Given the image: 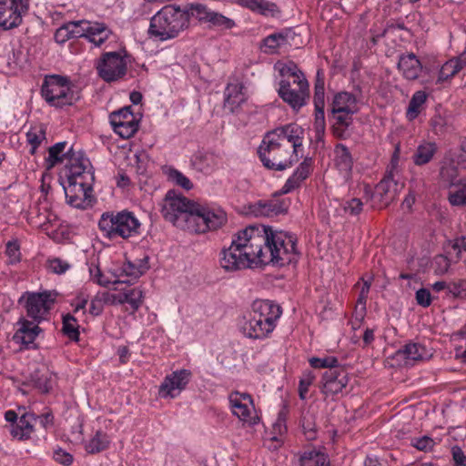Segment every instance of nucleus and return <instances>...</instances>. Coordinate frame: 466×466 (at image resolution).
I'll return each mask as SVG.
<instances>
[{"mask_svg": "<svg viewBox=\"0 0 466 466\" xmlns=\"http://www.w3.org/2000/svg\"><path fill=\"white\" fill-rule=\"evenodd\" d=\"M279 72L281 76L278 90L279 97L293 109H299L309 95L305 75L293 62L281 65Z\"/></svg>", "mask_w": 466, "mask_h": 466, "instance_id": "f03ea898", "label": "nucleus"}, {"mask_svg": "<svg viewBox=\"0 0 466 466\" xmlns=\"http://www.w3.org/2000/svg\"><path fill=\"white\" fill-rule=\"evenodd\" d=\"M359 111L356 96L350 92H339L334 96L331 104V113L356 114Z\"/></svg>", "mask_w": 466, "mask_h": 466, "instance_id": "bb28decb", "label": "nucleus"}, {"mask_svg": "<svg viewBox=\"0 0 466 466\" xmlns=\"http://www.w3.org/2000/svg\"><path fill=\"white\" fill-rule=\"evenodd\" d=\"M264 321V325L268 329L276 328V322L282 314V309L279 305L272 300L260 299L252 303V311Z\"/></svg>", "mask_w": 466, "mask_h": 466, "instance_id": "a211bd4d", "label": "nucleus"}, {"mask_svg": "<svg viewBox=\"0 0 466 466\" xmlns=\"http://www.w3.org/2000/svg\"><path fill=\"white\" fill-rule=\"evenodd\" d=\"M96 68L99 76L106 82L116 81L127 74V63L117 52L104 54Z\"/></svg>", "mask_w": 466, "mask_h": 466, "instance_id": "9d476101", "label": "nucleus"}, {"mask_svg": "<svg viewBox=\"0 0 466 466\" xmlns=\"http://www.w3.org/2000/svg\"><path fill=\"white\" fill-rule=\"evenodd\" d=\"M76 322V319L71 315L66 314L63 316V328L62 331L64 335L69 338L71 340L78 341L79 340V331L78 326L75 323Z\"/></svg>", "mask_w": 466, "mask_h": 466, "instance_id": "79ce46f5", "label": "nucleus"}, {"mask_svg": "<svg viewBox=\"0 0 466 466\" xmlns=\"http://www.w3.org/2000/svg\"><path fill=\"white\" fill-rule=\"evenodd\" d=\"M293 32L289 28H286L280 32L274 33L267 36L263 40L264 46L274 52L278 47L287 44L288 39L292 37Z\"/></svg>", "mask_w": 466, "mask_h": 466, "instance_id": "c9c22d12", "label": "nucleus"}, {"mask_svg": "<svg viewBox=\"0 0 466 466\" xmlns=\"http://www.w3.org/2000/svg\"><path fill=\"white\" fill-rule=\"evenodd\" d=\"M5 419L6 421L10 422L11 435L19 441L30 439L31 434L34 432L33 421L37 419L40 420V423L44 428L54 424L52 412H46L38 417H35L33 413L25 412L18 417V414L15 410H9L5 412Z\"/></svg>", "mask_w": 466, "mask_h": 466, "instance_id": "6e6552de", "label": "nucleus"}, {"mask_svg": "<svg viewBox=\"0 0 466 466\" xmlns=\"http://www.w3.org/2000/svg\"><path fill=\"white\" fill-rule=\"evenodd\" d=\"M72 38L85 37L87 20L71 21L66 23Z\"/></svg>", "mask_w": 466, "mask_h": 466, "instance_id": "603ef678", "label": "nucleus"}, {"mask_svg": "<svg viewBox=\"0 0 466 466\" xmlns=\"http://www.w3.org/2000/svg\"><path fill=\"white\" fill-rule=\"evenodd\" d=\"M46 139V127L43 125L31 127L26 133V141L31 146L29 150L34 155L41 142Z\"/></svg>", "mask_w": 466, "mask_h": 466, "instance_id": "58836bf2", "label": "nucleus"}, {"mask_svg": "<svg viewBox=\"0 0 466 466\" xmlns=\"http://www.w3.org/2000/svg\"><path fill=\"white\" fill-rule=\"evenodd\" d=\"M289 203L286 200L273 198L268 201L259 200L248 206V214L255 217H271L288 212Z\"/></svg>", "mask_w": 466, "mask_h": 466, "instance_id": "6ab92c4d", "label": "nucleus"}, {"mask_svg": "<svg viewBox=\"0 0 466 466\" xmlns=\"http://www.w3.org/2000/svg\"><path fill=\"white\" fill-rule=\"evenodd\" d=\"M86 32L85 37L94 43L96 46L103 45L112 34V31L104 23L90 21H88Z\"/></svg>", "mask_w": 466, "mask_h": 466, "instance_id": "7c9ffc66", "label": "nucleus"}, {"mask_svg": "<svg viewBox=\"0 0 466 466\" xmlns=\"http://www.w3.org/2000/svg\"><path fill=\"white\" fill-rule=\"evenodd\" d=\"M451 455L454 466H466V455L459 446L455 445L451 448Z\"/></svg>", "mask_w": 466, "mask_h": 466, "instance_id": "774afa93", "label": "nucleus"}, {"mask_svg": "<svg viewBox=\"0 0 466 466\" xmlns=\"http://www.w3.org/2000/svg\"><path fill=\"white\" fill-rule=\"evenodd\" d=\"M195 167L200 171H209L215 165L213 154L208 152H198L193 161Z\"/></svg>", "mask_w": 466, "mask_h": 466, "instance_id": "c03bdc74", "label": "nucleus"}, {"mask_svg": "<svg viewBox=\"0 0 466 466\" xmlns=\"http://www.w3.org/2000/svg\"><path fill=\"white\" fill-rule=\"evenodd\" d=\"M123 272L127 277H130V279L122 280L121 282H132L141 277V271L137 267V263L128 261L123 266Z\"/></svg>", "mask_w": 466, "mask_h": 466, "instance_id": "e2e57ef3", "label": "nucleus"}, {"mask_svg": "<svg viewBox=\"0 0 466 466\" xmlns=\"http://www.w3.org/2000/svg\"><path fill=\"white\" fill-rule=\"evenodd\" d=\"M309 364L314 369L328 368V370L337 369L339 366L338 359L331 356L323 359L313 357L309 360Z\"/></svg>", "mask_w": 466, "mask_h": 466, "instance_id": "de8ad7c7", "label": "nucleus"}, {"mask_svg": "<svg viewBox=\"0 0 466 466\" xmlns=\"http://www.w3.org/2000/svg\"><path fill=\"white\" fill-rule=\"evenodd\" d=\"M457 66L456 62H453L451 59L447 61L439 72L438 82H444L453 77L460 72Z\"/></svg>", "mask_w": 466, "mask_h": 466, "instance_id": "09e8293b", "label": "nucleus"}, {"mask_svg": "<svg viewBox=\"0 0 466 466\" xmlns=\"http://www.w3.org/2000/svg\"><path fill=\"white\" fill-rule=\"evenodd\" d=\"M220 266L226 271L256 268L272 264H297L300 253L293 235L269 226L249 225L234 234L231 245L221 250Z\"/></svg>", "mask_w": 466, "mask_h": 466, "instance_id": "f257e3e1", "label": "nucleus"}, {"mask_svg": "<svg viewBox=\"0 0 466 466\" xmlns=\"http://www.w3.org/2000/svg\"><path fill=\"white\" fill-rule=\"evenodd\" d=\"M454 162V158L449 157L448 155H445L441 162L439 182L443 187L451 188L461 180L458 177L459 171Z\"/></svg>", "mask_w": 466, "mask_h": 466, "instance_id": "b1692460", "label": "nucleus"}, {"mask_svg": "<svg viewBox=\"0 0 466 466\" xmlns=\"http://www.w3.org/2000/svg\"><path fill=\"white\" fill-rule=\"evenodd\" d=\"M229 402L232 412L240 420L248 425H255L258 423V417L255 414V409L251 396L248 394L232 393L229 397Z\"/></svg>", "mask_w": 466, "mask_h": 466, "instance_id": "4468645a", "label": "nucleus"}, {"mask_svg": "<svg viewBox=\"0 0 466 466\" xmlns=\"http://www.w3.org/2000/svg\"><path fill=\"white\" fill-rule=\"evenodd\" d=\"M363 208V203L360 198H353L347 200L343 205V210L345 213L350 216H358L360 214Z\"/></svg>", "mask_w": 466, "mask_h": 466, "instance_id": "680f3d73", "label": "nucleus"}, {"mask_svg": "<svg viewBox=\"0 0 466 466\" xmlns=\"http://www.w3.org/2000/svg\"><path fill=\"white\" fill-rule=\"evenodd\" d=\"M304 134L305 130L299 125L289 123L267 132L266 137L272 138L279 143H284L286 141L291 144V152L298 155L299 148L303 144Z\"/></svg>", "mask_w": 466, "mask_h": 466, "instance_id": "9b49d317", "label": "nucleus"}, {"mask_svg": "<svg viewBox=\"0 0 466 466\" xmlns=\"http://www.w3.org/2000/svg\"><path fill=\"white\" fill-rule=\"evenodd\" d=\"M314 106L315 108L325 106V87L324 81L318 79L314 86Z\"/></svg>", "mask_w": 466, "mask_h": 466, "instance_id": "13d9d810", "label": "nucleus"}, {"mask_svg": "<svg viewBox=\"0 0 466 466\" xmlns=\"http://www.w3.org/2000/svg\"><path fill=\"white\" fill-rule=\"evenodd\" d=\"M431 127L435 135L441 136L448 130V121L440 114H436L431 119Z\"/></svg>", "mask_w": 466, "mask_h": 466, "instance_id": "6e6d98bb", "label": "nucleus"}, {"mask_svg": "<svg viewBox=\"0 0 466 466\" xmlns=\"http://www.w3.org/2000/svg\"><path fill=\"white\" fill-rule=\"evenodd\" d=\"M239 5L246 7L253 12H257L262 15L275 16L280 11L275 3L264 0H238Z\"/></svg>", "mask_w": 466, "mask_h": 466, "instance_id": "2f4dec72", "label": "nucleus"}, {"mask_svg": "<svg viewBox=\"0 0 466 466\" xmlns=\"http://www.w3.org/2000/svg\"><path fill=\"white\" fill-rule=\"evenodd\" d=\"M333 125V135L339 139H346L350 137L349 127L353 124V115L350 113H331Z\"/></svg>", "mask_w": 466, "mask_h": 466, "instance_id": "c756f323", "label": "nucleus"}, {"mask_svg": "<svg viewBox=\"0 0 466 466\" xmlns=\"http://www.w3.org/2000/svg\"><path fill=\"white\" fill-rule=\"evenodd\" d=\"M402 187V183H398L392 176H388L376 186L375 194L380 202L388 206L396 198Z\"/></svg>", "mask_w": 466, "mask_h": 466, "instance_id": "4be33fe9", "label": "nucleus"}, {"mask_svg": "<svg viewBox=\"0 0 466 466\" xmlns=\"http://www.w3.org/2000/svg\"><path fill=\"white\" fill-rule=\"evenodd\" d=\"M242 331L245 336L254 339H261L268 336L272 329H268L264 321L256 314L251 312L242 325Z\"/></svg>", "mask_w": 466, "mask_h": 466, "instance_id": "393cba45", "label": "nucleus"}, {"mask_svg": "<svg viewBox=\"0 0 466 466\" xmlns=\"http://www.w3.org/2000/svg\"><path fill=\"white\" fill-rule=\"evenodd\" d=\"M109 121L114 131L122 138H129L138 129V122L135 118L131 106L114 111L109 115Z\"/></svg>", "mask_w": 466, "mask_h": 466, "instance_id": "f8f14e48", "label": "nucleus"}, {"mask_svg": "<svg viewBox=\"0 0 466 466\" xmlns=\"http://www.w3.org/2000/svg\"><path fill=\"white\" fill-rule=\"evenodd\" d=\"M258 153L263 166L271 170H285L299 160V156L293 154L288 145L266 137Z\"/></svg>", "mask_w": 466, "mask_h": 466, "instance_id": "39448f33", "label": "nucleus"}, {"mask_svg": "<svg viewBox=\"0 0 466 466\" xmlns=\"http://www.w3.org/2000/svg\"><path fill=\"white\" fill-rule=\"evenodd\" d=\"M454 191L449 193V200L452 206H466V180H461L453 186Z\"/></svg>", "mask_w": 466, "mask_h": 466, "instance_id": "37998d69", "label": "nucleus"}, {"mask_svg": "<svg viewBox=\"0 0 466 466\" xmlns=\"http://www.w3.org/2000/svg\"><path fill=\"white\" fill-rule=\"evenodd\" d=\"M5 254L8 256L11 264L17 263L21 260L20 246L17 240H12L6 243Z\"/></svg>", "mask_w": 466, "mask_h": 466, "instance_id": "052dcab7", "label": "nucleus"}, {"mask_svg": "<svg viewBox=\"0 0 466 466\" xmlns=\"http://www.w3.org/2000/svg\"><path fill=\"white\" fill-rule=\"evenodd\" d=\"M19 325V329L14 335V340L26 346L33 343L42 331L37 324L27 319H21Z\"/></svg>", "mask_w": 466, "mask_h": 466, "instance_id": "cd10ccee", "label": "nucleus"}, {"mask_svg": "<svg viewBox=\"0 0 466 466\" xmlns=\"http://www.w3.org/2000/svg\"><path fill=\"white\" fill-rule=\"evenodd\" d=\"M438 151V146L435 142L423 141L420 144L412 156L416 166L428 164Z\"/></svg>", "mask_w": 466, "mask_h": 466, "instance_id": "473e14b6", "label": "nucleus"}, {"mask_svg": "<svg viewBox=\"0 0 466 466\" xmlns=\"http://www.w3.org/2000/svg\"><path fill=\"white\" fill-rule=\"evenodd\" d=\"M448 296L455 299H466V279L450 282Z\"/></svg>", "mask_w": 466, "mask_h": 466, "instance_id": "3c124183", "label": "nucleus"}, {"mask_svg": "<svg viewBox=\"0 0 466 466\" xmlns=\"http://www.w3.org/2000/svg\"><path fill=\"white\" fill-rule=\"evenodd\" d=\"M48 268L56 274H63L70 268V265L66 261L56 258L48 260Z\"/></svg>", "mask_w": 466, "mask_h": 466, "instance_id": "0e129e2a", "label": "nucleus"}, {"mask_svg": "<svg viewBox=\"0 0 466 466\" xmlns=\"http://www.w3.org/2000/svg\"><path fill=\"white\" fill-rule=\"evenodd\" d=\"M191 378L192 372L189 370L182 369L173 371L164 379V381L159 387V394L162 397H177L186 389Z\"/></svg>", "mask_w": 466, "mask_h": 466, "instance_id": "2eb2a0df", "label": "nucleus"}, {"mask_svg": "<svg viewBox=\"0 0 466 466\" xmlns=\"http://www.w3.org/2000/svg\"><path fill=\"white\" fill-rule=\"evenodd\" d=\"M427 95L424 91H417L410 100L407 109V117L410 120L415 119L420 114V107L426 102Z\"/></svg>", "mask_w": 466, "mask_h": 466, "instance_id": "ea45409f", "label": "nucleus"}, {"mask_svg": "<svg viewBox=\"0 0 466 466\" xmlns=\"http://www.w3.org/2000/svg\"><path fill=\"white\" fill-rule=\"evenodd\" d=\"M118 304L127 303L132 308V313L138 310L143 303V292L139 289H132L118 293Z\"/></svg>", "mask_w": 466, "mask_h": 466, "instance_id": "f704fd0d", "label": "nucleus"}, {"mask_svg": "<svg viewBox=\"0 0 466 466\" xmlns=\"http://www.w3.org/2000/svg\"><path fill=\"white\" fill-rule=\"evenodd\" d=\"M335 165L339 171L350 175L353 167V158L349 148L343 144H338L334 149Z\"/></svg>", "mask_w": 466, "mask_h": 466, "instance_id": "72a5a7b5", "label": "nucleus"}, {"mask_svg": "<svg viewBox=\"0 0 466 466\" xmlns=\"http://www.w3.org/2000/svg\"><path fill=\"white\" fill-rule=\"evenodd\" d=\"M410 444L412 447L416 448L420 451L428 452L432 451L433 447L436 444V441L431 437L425 435L419 438H412L410 441Z\"/></svg>", "mask_w": 466, "mask_h": 466, "instance_id": "8fccbe9b", "label": "nucleus"}, {"mask_svg": "<svg viewBox=\"0 0 466 466\" xmlns=\"http://www.w3.org/2000/svg\"><path fill=\"white\" fill-rule=\"evenodd\" d=\"M348 382V373L343 367L339 366L337 369L327 370L322 374L321 390L327 396L338 394L346 388Z\"/></svg>", "mask_w": 466, "mask_h": 466, "instance_id": "f3484780", "label": "nucleus"}, {"mask_svg": "<svg viewBox=\"0 0 466 466\" xmlns=\"http://www.w3.org/2000/svg\"><path fill=\"white\" fill-rule=\"evenodd\" d=\"M300 424L303 432L308 440H314L316 438V418L314 413L307 410L302 413Z\"/></svg>", "mask_w": 466, "mask_h": 466, "instance_id": "a19ab883", "label": "nucleus"}, {"mask_svg": "<svg viewBox=\"0 0 466 466\" xmlns=\"http://www.w3.org/2000/svg\"><path fill=\"white\" fill-rule=\"evenodd\" d=\"M314 379L315 376L311 371L305 372L300 378L299 384V395L301 400H305L307 398L309 387L312 384Z\"/></svg>", "mask_w": 466, "mask_h": 466, "instance_id": "4d7b16f0", "label": "nucleus"}, {"mask_svg": "<svg viewBox=\"0 0 466 466\" xmlns=\"http://www.w3.org/2000/svg\"><path fill=\"white\" fill-rule=\"evenodd\" d=\"M110 443V439L106 432L97 431L95 436L86 445L88 453L95 454L106 450Z\"/></svg>", "mask_w": 466, "mask_h": 466, "instance_id": "e433bc0d", "label": "nucleus"}, {"mask_svg": "<svg viewBox=\"0 0 466 466\" xmlns=\"http://www.w3.org/2000/svg\"><path fill=\"white\" fill-rule=\"evenodd\" d=\"M32 380L34 386L43 393L49 392L52 388L50 380L46 376L38 377L37 374H35L32 377Z\"/></svg>", "mask_w": 466, "mask_h": 466, "instance_id": "69168bd1", "label": "nucleus"}, {"mask_svg": "<svg viewBox=\"0 0 466 466\" xmlns=\"http://www.w3.org/2000/svg\"><path fill=\"white\" fill-rule=\"evenodd\" d=\"M64 190L70 206L80 209H86L90 206L93 190V183L90 181L68 182L67 187L64 186Z\"/></svg>", "mask_w": 466, "mask_h": 466, "instance_id": "ddd939ff", "label": "nucleus"}, {"mask_svg": "<svg viewBox=\"0 0 466 466\" xmlns=\"http://www.w3.org/2000/svg\"><path fill=\"white\" fill-rule=\"evenodd\" d=\"M398 68L405 78L415 80L419 77L422 66L413 53H409L400 56Z\"/></svg>", "mask_w": 466, "mask_h": 466, "instance_id": "a878e982", "label": "nucleus"}, {"mask_svg": "<svg viewBox=\"0 0 466 466\" xmlns=\"http://www.w3.org/2000/svg\"><path fill=\"white\" fill-rule=\"evenodd\" d=\"M182 11L188 15V18L190 16H195L200 21H207L208 17L211 14V11H208L207 6L202 4H190Z\"/></svg>", "mask_w": 466, "mask_h": 466, "instance_id": "49530a36", "label": "nucleus"}, {"mask_svg": "<svg viewBox=\"0 0 466 466\" xmlns=\"http://www.w3.org/2000/svg\"><path fill=\"white\" fill-rule=\"evenodd\" d=\"M41 92L45 99L56 107L73 105L80 98L79 90L70 86L68 80L60 76L46 78Z\"/></svg>", "mask_w": 466, "mask_h": 466, "instance_id": "0eeeda50", "label": "nucleus"}, {"mask_svg": "<svg viewBox=\"0 0 466 466\" xmlns=\"http://www.w3.org/2000/svg\"><path fill=\"white\" fill-rule=\"evenodd\" d=\"M56 292L46 290L43 292H25L20 299L26 298L25 308L27 316L39 323L46 319L56 299Z\"/></svg>", "mask_w": 466, "mask_h": 466, "instance_id": "1a4fd4ad", "label": "nucleus"}, {"mask_svg": "<svg viewBox=\"0 0 466 466\" xmlns=\"http://www.w3.org/2000/svg\"><path fill=\"white\" fill-rule=\"evenodd\" d=\"M446 155L449 157H453L459 166L466 168V138L461 141L460 147L456 150H451Z\"/></svg>", "mask_w": 466, "mask_h": 466, "instance_id": "5fc2aeb1", "label": "nucleus"}, {"mask_svg": "<svg viewBox=\"0 0 466 466\" xmlns=\"http://www.w3.org/2000/svg\"><path fill=\"white\" fill-rule=\"evenodd\" d=\"M168 177L177 186H180L186 190H189L193 187V184L190 180L177 169H170Z\"/></svg>", "mask_w": 466, "mask_h": 466, "instance_id": "bf43d9fd", "label": "nucleus"}, {"mask_svg": "<svg viewBox=\"0 0 466 466\" xmlns=\"http://www.w3.org/2000/svg\"><path fill=\"white\" fill-rule=\"evenodd\" d=\"M89 271L92 279L98 285L106 287L111 283V280L104 276L99 267L90 268Z\"/></svg>", "mask_w": 466, "mask_h": 466, "instance_id": "338daca9", "label": "nucleus"}, {"mask_svg": "<svg viewBox=\"0 0 466 466\" xmlns=\"http://www.w3.org/2000/svg\"><path fill=\"white\" fill-rule=\"evenodd\" d=\"M207 21L210 22L213 25L220 26L225 29H230L235 25V22L232 19L216 12H211Z\"/></svg>", "mask_w": 466, "mask_h": 466, "instance_id": "864d4df0", "label": "nucleus"}, {"mask_svg": "<svg viewBox=\"0 0 466 466\" xmlns=\"http://www.w3.org/2000/svg\"><path fill=\"white\" fill-rule=\"evenodd\" d=\"M98 228L109 239L118 237L127 239L139 233L140 222L127 210L105 212L99 219Z\"/></svg>", "mask_w": 466, "mask_h": 466, "instance_id": "20e7f679", "label": "nucleus"}, {"mask_svg": "<svg viewBox=\"0 0 466 466\" xmlns=\"http://www.w3.org/2000/svg\"><path fill=\"white\" fill-rule=\"evenodd\" d=\"M397 355L408 361H420L431 358L432 353L420 343L410 342L397 351Z\"/></svg>", "mask_w": 466, "mask_h": 466, "instance_id": "c85d7f7f", "label": "nucleus"}, {"mask_svg": "<svg viewBox=\"0 0 466 466\" xmlns=\"http://www.w3.org/2000/svg\"><path fill=\"white\" fill-rule=\"evenodd\" d=\"M287 432L286 415L283 410L279 413L276 422L273 424L274 435L270 438L271 441L277 442L279 445L282 441L280 437Z\"/></svg>", "mask_w": 466, "mask_h": 466, "instance_id": "a18cd8bd", "label": "nucleus"}, {"mask_svg": "<svg viewBox=\"0 0 466 466\" xmlns=\"http://www.w3.org/2000/svg\"><path fill=\"white\" fill-rule=\"evenodd\" d=\"M197 207L198 204L177 195L175 190H169L163 200L161 214L174 226L185 228L187 224L193 222Z\"/></svg>", "mask_w": 466, "mask_h": 466, "instance_id": "423d86ee", "label": "nucleus"}, {"mask_svg": "<svg viewBox=\"0 0 466 466\" xmlns=\"http://www.w3.org/2000/svg\"><path fill=\"white\" fill-rule=\"evenodd\" d=\"M28 7V3L22 4L21 1L13 10L0 7V26L5 30L17 27L22 22V15L27 12Z\"/></svg>", "mask_w": 466, "mask_h": 466, "instance_id": "5701e85b", "label": "nucleus"}, {"mask_svg": "<svg viewBox=\"0 0 466 466\" xmlns=\"http://www.w3.org/2000/svg\"><path fill=\"white\" fill-rule=\"evenodd\" d=\"M69 173L66 175L68 182L90 181L94 183L95 175L91 163L86 157L73 158L66 166Z\"/></svg>", "mask_w": 466, "mask_h": 466, "instance_id": "aec40b11", "label": "nucleus"}, {"mask_svg": "<svg viewBox=\"0 0 466 466\" xmlns=\"http://www.w3.org/2000/svg\"><path fill=\"white\" fill-rule=\"evenodd\" d=\"M188 26V15L175 5H166L150 20L148 33L164 41L176 37Z\"/></svg>", "mask_w": 466, "mask_h": 466, "instance_id": "7ed1b4c3", "label": "nucleus"}, {"mask_svg": "<svg viewBox=\"0 0 466 466\" xmlns=\"http://www.w3.org/2000/svg\"><path fill=\"white\" fill-rule=\"evenodd\" d=\"M299 466H329V461L325 454L310 451L301 455Z\"/></svg>", "mask_w": 466, "mask_h": 466, "instance_id": "4c0bfd02", "label": "nucleus"}, {"mask_svg": "<svg viewBox=\"0 0 466 466\" xmlns=\"http://www.w3.org/2000/svg\"><path fill=\"white\" fill-rule=\"evenodd\" d=\"M312 158L305 157L304 160L299 164L297 169L294 171L292 176H290L279 192H276L274 197L288 194L292 190L298 188L301 182L304 181L312 171Z\"/></svg>", "mask_w": 466, "mask_h": 466, "instance_id": "412c9836", "label": "nucleus"}, {"mask_svg": "<svg viewBox=\"0 0 466 466\" xmlns=\"http://www.w3.org/2000/svg\"><path fill=\"white\" fill-rule=\"evenodd\" d=\"M194 217L192 223H196L198 227L202 225L203 228H199V230L203 232L206 229L216 230L222 227L227 221V215L223 210H212L198 204L195 209Z\"/></svg>", "mask_w": 466, "mask_h": 466, "instance_id": "dca6fc26", "label": "nucleus"}]
</instances>
